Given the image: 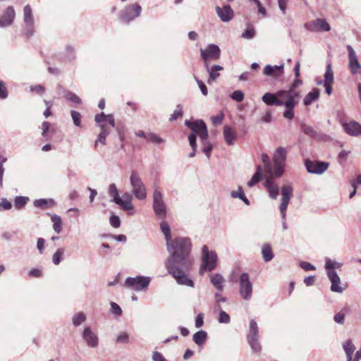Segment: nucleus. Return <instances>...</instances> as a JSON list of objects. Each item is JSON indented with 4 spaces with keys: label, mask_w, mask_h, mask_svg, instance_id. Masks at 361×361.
I'll use <instances>...</instances> for the list:
<instances>
[{
    "label": "nucleus",
    "mask_w": 361,
    "mask_h": 361,
    "mask_svg": "<svg viewBox=\"0 0 361 361\" xmlns=\"http://www.w3.org/2000/svg\"><path fill=\"white\" fill-rule=\"evenodd\" d=\"M302 84V80H300L298 78H296L294 82L291 84V85L289 87L288 90H283L285 92H292L294 93L296 97L295 100V106L298 104L300 99V92L299 90H296V87L298 85H300Z\"/></svg>",
    "instance_id": "c85d7f7f"
},
{
    "label": "nucleus",
    "mask_w": 361,
    "mask_h": 361,
    "mask_svg": "<svg viewBox=\"0 0 361 361\" xmlns=\"http://www.w3.org/2000/svg\"><path fill=\"white\" fill-rule=\"evenodd\" d=\"M274 176L270 175V178H267L264 183V186L267 189L271 198L276 200L279 195V186L274 180Z\"/></svg>",
    "instance_id": "4be33fe9"
},
{
    "label": "nucleus",
    "mask_w": 361,
    "mask_h": 361,
    "mask_svg": "<svg viewBox=\"0 0 361 361\" xmlns=\"http://www.w3.org/2000/svg\"><path fill=\"white\" fill-rule=\"evenodd\" d=\"M262 254L263 259L267 262L271 261L274 258L271 247L268 244H264L262 247Z\"/></svg>",
    "instance_id": "f704fd0d"
},
{
    "label": "nucleus",
    "mask_w": 361,
    "mask_h": 361,
    "mask_svg": "<svg viewBox=\"0 0 361 361\" xmlns=\"http://www.w3.org/2000/svg\"><path fill=\"white\" fill-rule=\"evenodd\" d=\"M262 161L264 165L267 173L273 176L274 166H272L271 165L269 155L266 153H263L262 154Z\"/></svg>",
    "instance_id": "e433bc0d"
},
{
    "label": "nucleus",
    "mask_w": 361,
    "mask_h": 361,
    "mask_svg": "<svg viewBox=\"0 0 361 361\" xmlns=\"http://www.w3.org/2000/svg\"><path fill=\"white\" fill-rule=\"evenodd\" d=\"M320 92L319 89L314 88L309 92L304 98L303 102L305 106L310 105L314 101L319 98Z\"/></svg>",
    "instance_id": "7c9ffc66"
},
{
    "label": "nucleus",
    "mask_w": 361,
    "mask_h": 361,
    "mask_svg": "<svg viewBox=\"0 0 361 361\" xmlns=\"http://www.w3.org/2000/svg\"><path fill=\"white\" fill-rule=\"evenodd\" d=\"M64 97L66 99L67 101L74 103V104H80L81 99L80 98L77 96L75 94L70 92V91H66L64 92Z\"/></svg>",
    "instance_id": "37998d69"
},
{
    "label": "nucleus",
    "mask_w": 361,
    "mask_h": 361,
    "mask_svg": "<svg viewBox=\"0 0 361 361\" xmlns=\"http://www.w3.org/2000/svg\"><path fill=\"white\" fill-rule=\"evenodd\" d=\"M153 361H167L159 352H154L152 354Z\"/></svg>",
    "instance_id": "774afa93"
},
{
    "label": "nucleus",
    "mask_w": 361,
    "mask_h": 361,
    "mask_svg": "<svg viewBox=\"0 0 361 361\" xmlns=\"http://www.w3.org/2000/svg\"><path fill=\"white\" fill-rule=\"evenodd\" d=\"M293 188L291 185H284L281 188V203L279 209L281 215L283 216L286 212L290 200L293 196Z\"/></svg>",
    "instance_id": "4468645a"
},
{
    "label": "nucleus",
    "mask_w": 361,
    "mask_h": 361,
    "mask_svg": "<svg viewBox=\"0 0 361 361\" xmlns=\"http://www.w3.org/2000/svg\"><path fill=\"white\" fill-rule=\"evenodd\" d=\"M86 319V316L83 312H78L72 317L73 324L75 326L80 325Z\"/></svg>",
    "instance_id": "a19ab883"
},
{
    "label": "nucleus",
    "mask_w": 361,
    "mask_h": 361,
    "mask_svg": "<svg viewBox=\"0 0 361 361\" xmlns=\"http://www.w3.org/2000/svg\"><path fill=\"white\" fill-rule=\"evenodd\" d=\"M166 242L167 250L170 256L167 258L165 266L180 285L194 287V283L188 277V271L192 264L190 257L191 248L188 238H176L172 240L171 227H161Z\"/></svg>",
    "instance_id": "f257e3e1"
},
{
    "label": "nucleus",
    "mask_w": 361,
    "mask_h": 361,
    "mask_svg": "<svg viewBox=\"0 0 361 361\" xmlns=\"http://www.w3.org/2000/svg\"><path fill=\"white\" fill-rule=\"evenodd\" d=\"M207 338V334L206 331L203 330L198 331L196 332L193 336L192 340L193 341L198 345L199 346L202 345L204 342L206 341Z\"/></svg>",
    "instance_id": "473e14b6"
},
{
    "label": "nucleus",
    "mask_w": 361,
    "mask_h": 361,
    "mask_svg": "<svg viewBox=\"0 0 361 361\" xmlns=\"http://www.w3.org/2000/svg\"><path fill=\"white\" fill-rule=\"evenodd\" d=\"M247 340L259 338V329L257 322L254 319H251L249 325V332L247 334Z\"/></svg>",
    "instance_id": "2f4dec72"
},
{
    "label": "nucleus",
    "mask_w": 361,
    "mask_h": 361,
    "mask_svg": "<svg viewBox=\"0 0 361 361\" xmlns=\"http://www.w3.org/2000/svg\"><path fill=\"white\" fill-rule=\"evenodd\" d=\"M203 145L202 151L209 159L211 156V152L212 150V145L207 141V140H201Z\"/></svg>",
    "instance_id": "de8ad7c7"
},
{
    "label": "nucleus",
    "mask_w": 361,
    "mask_h": 361,
    "mask_svg": "<svg viewBox=\"0 0 361 361\" xmlns=\"http://www.w3.org/2000/svg\"><path fill=\"white\" fill-rule=\"evenodd\" d=\"M195 79L201 90L202 94L204 96H207L208 94V92H207V88L206 85H204V83L202 80H199L197 77H195Z\"/></svg>",
    "instance_id": "052dcab7"
},
{
    "label": "nucleus",
    "mask_w": 361,
    "mask_h": 361,
    "mask_svg": "<svg viewBox=\"0 0 361 361\" xmlns=\"http://www.w3.org/2000/svg\"><path fill=\"white\" fill-rule=\"evenodd\" d=\"M300 266L302 269L305 271H314L316 269L314 265L307 262H301Z\"/></svg>",
    "instance_id": "338daca9"
},
{
    "label": "nucleus",
    "mask_w": 361,
    "mask_h": 361,
    "mask_svg": "<svg viewBox=\"0 0 361 361\" xmlns=\"http://www.w3.org/2000/svg\"><path fill=\"white\" fill-rule=\"evenodd\" d=\"M8 93L5 82L0 80V99H5L8 97Z\"/></svg>",
    "instance_id": "4d7b16f0"
},
{
    "label": "nucleus",
    "mask_w": 361,
    "mask_h": 361,
    "mask_svg": "<svg viewBox=\"0 0 361 361\" xmlns=\"http://www.w3.org/2000/svg\"><path fill=\"white\" fill-rule=\"evenodd\" d=\"M302 131L307 135L314 137L317 135V131L310 126L306 124L301 125Z\"/></svg>",
    "instance_id": "c03bdc74"
},
{
    "label": "nucleus",
    "mask_w": 361,
    "mask_h": 361,
    "mask_svg": "<svg viewBox=\"0 0 361 361\" xmlns=\"http://www.w3.org/2000/svg\"><path fill=\"white\" fill-rule=\"evenodd\" d=\"M63 249H58L53 256V263L56 265L59 264L61 261V257L63 255Z\"/></svg>",
    "instance_id": "5fc2aeb1"
},
{
    "label": "nucleus",
    "mask_w": 361,
    "mask_h": 361,
    "mask_svg": "<svg viewBox=\"0 0 361 361\" xmlns=\"http://www.w3.org/2000/svg\"><path fill=\"white\" fill-rule=\"evenodd\" d=\"M130 183L133 194L139 200L147 197V189L141 178L135 171H133L130 176Z\"/></svg>",
    "instance_id": "7ed1b4c3"
},
{
    "label": "nucleus",
    "mask_w": 361,
    "mask_h": 361,
    "mask_svg": "<svg viewBox=\"0 0 361 361\" xmlns=\"http://www.w3.org/2000/svg\"><path fill=\"white\" fill-rule=\"evenodd\" d=\"M147 140L157 145H161L166 142L165 140L154 133H148L147 135Z\"/></svg>",
    "instance_id": "79ce46f5"
},
{
    "label": "nucleus",
    "mask_w": 361,
    "mask_h": 361,
    "mask_svg": "<svg viewBox=\"0 0 361 361\" xmlns=\"http://www.w3.org/2000/svg\"><path fill=\"white\" fill-rule=\"evenodd\" d=\"M230 97L233 100L239 102L244 99V93L241 90H235Z\"/></svg>",
    "instance_id": "864d4df0"
},
{
    "label": "nucleus",
    "mask_w": 361,
    "mask_h": 361,
    "mask_svg": "<svg viewBox=\"0 0 361 361\" xmlns=\"http://www.w3.org/2000/svg\"><path fill=\"white\" fill-rule=\"evenodd\" d=\"M82 338L85 341L87 345L90 348H96L99 344L97 336L91 330L89 326L84 329Z\"/></svg>",
    "instance_id": "6ab92c4d"
},
{
    "label": "nucleus",
    "mask_w": 361,
    "mask_h": 361,
    "mask_svg": "<svg viewBox=\"0 0 361 361\" xmlns=\"http://www.w3.org/2000/svg\"><path fill=\"white\" fill-rule=\"evenodd\" d=\"M343 126L345 131L350 135L358 136L361 134V125L357 122L343 123Z\"/></svg>",
    "instance_id": "b1692460"
},
{
    "label": "nucleus",
    "mask_w": 361,
    "mask_h": 361,
    "mask_svg": "<svg viewBox=\"0 0 361 361\" xmlns=\"http://www.w3.org/2000/svg\"><path fill=\"white\" fill-rule=\"evenodd\" d=\"M185 125L191 129L192 133L196 135H198L201 140H207L208 130L205 123L202 120H197L194 122L185 120Z\"/></svg>",
    "instance_id": "1a4fd4ad"
},
{
    "label": "nucleus",
    "mask_w": 361,
    "mask_h": 361,
    "mask_svg": "<svg viewBox=\"0 0 361 361\" xmlns=\"http://www.w3.org/2000/svg\"><path fill=\"white\" fill-rule=\"evenodd\" d=\"M346 49L348 51V66L352 75L361 73V63L359 62L356 52L350 45Z\"/></svg>",
    "instance_id": "9b49d317"
},
{
    "label": "nucleus",
    "mask_w": 361,
    "mask_h": 361,
    "mask_svg": "<svg viewBox=\"0 0 361 361\" xmlns=\"http://www.w3.org/2000/svg\"><path fill=\"white\" fill-rule=\"evenodd\" d=\"M142 11L141 6L137 4H132L125 8L121 14L123 21L128 23L139 17Z\"/></svg>",
    "instance_id": "ddd939ff"
},
{
    "label": "nucleus",
    "mask_w": 361,
    "mask_h": 361,
    "mask_svg": "<svg viewBox=\"0 0 361 361\" xmlns=\"http://www.w3.org/2000/svg\"><path fill=\"white\" fill-rule=\"evenodd\" d=\"M305 165L309 173L314 174H322L328 169L329 164L324 161H311L307 159L305 161Z\"/></svg>",
    "instance_id": "f8f14e48"
},
{
    "label": "nucleus",
    "mask_w": 361,
    "mask_h": 361,
    "mask_svg": "<svg viewBox=\"0 0 361 361\" xmlns=\"http://www.w3.org/2000/svg\"><path fill=\"white\" fill-rule=\"evenodd\" d=\"M247 342L253 352L259 353L261 351V345L259 342V338L247 340Z\"/></svg>",
    "instance_id": "49530a36"
},
{
    "label": "nucleus",
    "mask_w": 361,
    "mask_h": 361,
    "mask_svg": "<svg viewBox=\"0 0 361 361\" xmlns=\"http://www.w3.org/2000/svg\"><path fill=\"white\" fill-rule=\"evenodd\" d=\"M16 16V12L12 6H8L0 17V27H6L12 24Z\"/></svg>",
    "instance_id": "aec40b11"
},
{
    "label": "nucleus",
    "mask_w": 361,
    "mask_h": 361,
    "mask_svg": "<svg viewBox=\"0 0 361 361\" xmlns=\"http://www.w3.org/2000/svg\"><path fill=\"white\" fill-rule=\"evenodd\" d=\"M283 67L284 63L274 66L271 65H267L264 68V74L267 76H273L275 78H278L283 75Z\"/></svg>",
    "instance_id": "412c9836"
},
{
    "label": "nucleus",
    "mask_w": 361,
    "mask_h": 361,
    "mask_svg": "<svg viewBox=\"0 0 361 361\" xmlns=\"http://www.w3.org/2000/svg\"><path fill=\"white\" fill-rule=\"evenodd\" d=\"M305 27L311 32L329 31L331 27L325 19L317 18L305 24Z\"/></svg>",
    "instance_id": "dca6fc26"
},
{
    "label": "nucleus",
    "mask_w": 361,
    "mask_h": 361,
    "mask_svg": "<svg viewBox=\"0 0 361 361\" xmlns=\"http://www.w3.org/2000/svg\"><path fill=\"white\" fill-rule=\"evenodd\" d=\"M262 168L259 165L257 168L256 172L254 173L252 177L251 178L250 180L247 182V185L249 187H252L255 185H256L259 180L262 179Z\"/></svg>",
    "instance_id": "72a5a7b5"
},
{
    "label": "nucleus",
    "mask_w": 361,
    "mask_h": 361,
    "mask_svg": "<svg viewBox=\"0 0 361 361\" xmlns=\"http://www.w3.org/2000/svg\"><path fill=\"white\" fill-rule=\"evenodd\" d=\"M196 139H197V136L194 133H190L188 136V141H189L190 145L192 149H194L195 151L197 150V145L196 143Z\"/></svg>",
    "instance_id": "bf43d9fd"
},
{
    "label": "nucleus",
    "mask_w": 361,
    "mask_h": 361,
    "mask_svg": "<svg viewBox=\"0 0 361 361\" xmlns=\"http://www.w3.org/2000/svg\"><path fill=\"white\" fill-rule=\"evenodd\" d=\"M216 12L221 21L227 23L233 18V11L229 5H224L223 7L216 6Z\"/></svg>",
    "instance_id": "a211bd4d"
},
{
    "label": "nucleus",
    "mask_w": 361,
    "mask_h": 361,
    "mask_svg": "<svg viewBox=\"0 0 361 361\" xmlns=\"http://www.w3.org/2000/svg\"><path fill=\"white\" fill-rule=\"evenodd\" d=\"M287 156V150L283 147H278L274 154V171L273 176L281 177L284 171V165Z\"/></svg>",
    "instance_id": "39448f33"
},
{
    "label": "nucleus",
    "mask_w": 361,
    "mask_h": 361,
    "mask_svg": "<svg viewBox=\"0 0 361 361\" xmlns=\"http://www.w3.org/2000/svg\"><path fill=\"white\" fill-rule=\"evenodd\" d=\"M116 342L118 343H128L129 342V335L126 331L119 333L116 338Z\"/></svg>",
    "instance_id": "09e8293b"
},
{
    "label": "nucleus",
    "mask_w": 361,
    "mask_h": 361,
    "mask_svg": "<svg viewBox=\"0 0 361 361\" xmlns=\"http://www.w3.org/2000/svg\"><path fill=\"white\" fill-rule=\"evenodd\" d=\"M245 195L244 191L242 188V187L239 186L238 188V190H233L231 192V196L233 198H240L243 197V195Z\"/></svg>",
    "instance_id": "680f3d73"
},
{
    "label": "nucleus",
    "mask_w": 361,
    "mask_h": 361,
    "mask_svg": "<svg viewBox=\"0 0 361 361\" xmlns=\"http://www.w3.org/2000/svg\"><path fill=\"white\" fill-rule=\"evenodd\" d=\"M7 161V158L0 154V187H3V176L4 173V164Z\"/></svg>",
    "instance_id": "603ef678"
},
{
    "label": "nucleus",
    "mask_w": 361,
    "mask_h": 361,
    "mask_svg": "<svg viewBox=\"0 0 361 361\" xmlns=\"http://www.w3.org/2000/svg\"><path fill=\"white\" fill-rule=\"evenodd\" d=\"M224 136L228 145H233V142L237 137L235 132L228 126H225L224 128Z\"/></svg>",
    "instance_id": "bb28decb"
},
{
    "label": "nucleus",
    "mask_w": 361,
    "mask_h": 361,
    "mask_svg": "<svg viewBox=\"0 0 361 361\" xmlns=\"http://www.w3.org/2000/svg\"><path fill=\"white\" fill-rule=\"evenodd\" d=\"M183 116V106L180 104H178L176 106V109L173 113L171 115L169 118L170 121H173L178 119V118L182 117Z\"/></svg>",
    "instance_id": "a18cd8bd"
},
{
    "label": "nucleus",
    "mask_w": 361,
    "mask_h": 361,
    "mask_svg": "<svg viewBox=\"0 0 361 361\" xmlns=\"http://www.w3.org/2000/svg\"><path fill=\"white\" fill-rule=\"evenodd\" d=\"M152 208L155 215L160 219L166 216L167 206L164 200V196L159 189L155 188L153 192Z\"/></svg>",
    "instance_id": "20e7f679"
},
{
    "label": "nucleus",
    "mask_w": 361,
    "mask_h": 361,
    "mask_svg": "<svg viewBox=\"0 0 361 361\" xmlns=\"http://www.w3.org/2000/svg\"><path fill=\"white\" fill-rule=\"evenodd\" d=\"M217 255L214 251H209L207 245L202 247V263L201 269L212 271L216 266Z\"/></svg>",
    "instance_id": "6e6552de"
},
{
    "label": "nucleus",
    "mask_w": 361,
    "mask_h": 361,
    "mask_svg": "<svg viewBox=\"0 0 361 361\" xmlns=\"http://www.w3.org/2000/svg\"><path fill=\"white\" fill-rule=\"evenodd\" d=\"M215 312H219L218 322L221 324H228L231 321L230 316L228 313L222 310V307L220 304L214 305Z\"/></svg>",
    "instance_id": "cd10ccee"
},
{
    "label": "nucleus",
    "mask_w": 361,
    "mask_h": 361,
    "mask_svg": "<svg viewBox=\"0 0 361 361\" xmlns=\"http://www.w3.org/2000/svg\"><path fill=\"white\" fill-rule=\"evenodd\" d=\"M151 281L149 276H137L128 277L124 282V286L135 291H142L147 289Z\"/></svg>",
    "instance_id": "423d86ee"
},
{
    "label": "nucleus",
    "mask_w": 361,
    "mask_h": 361,
    "mask_svg": "<svg viewBox=\"0 0 361 361\" xmlns=\"http://www.w3.org/2000/svg\"><path fill=\"white\" fill-rule=\"evenodd\" d=\"M33 204L36 207L46 209V208H48V207L54 205V202L51 199H49V200L39 199V200H35Z\"/></svg>",
    "instance_id": "c9c22d12"
},
{
    "label": "nucleus",
    "mask_w": 361,
    "mask_h": 361,
    "mask_svg": "<svg viewBox=\"0 0 361 361\" xmlns=\"http://www.w3.org/2000/svg\"><path fill=\"white\" fill-rule=\"evenodd\" d=\"M111 310H112L113 314H114L115 315H117V316H119L121 314L122 310L118 304H116L114 302H111Z\"/></svg>",
    "instance_id": "69168bd1"
},
{
    "label": "nucleus",
    "mask_w": 361,
    "mask_h": 361,
    "mask_svg": "<svg viewBox=\"0 0 361 361\" xmlns=\"http://www.w3.org/2000/svg\"><path fill=\"white\" fill-rule=\"evenodd\" d=\"M345 314L343 312H340L334 315V320L335 322L343 324L344 323Z\"/></svg>",
    "instance_id": "e2e57ef3"
},
{
    "label": "nucleus",
    "mask_w": 361,
    "mask_h": 361,
    "mask_svg": "<svg viewBox=\"0 0 361 361\" xmlns=\"http://www.w3.org/2000/svg\"><path fill=\"white\" fill-rule=\"evenodd\" d=\"M108 192L109 195L112 197L113 202H116V201H120V196L118 195V192L116 184H110V185L109 186Z\"/></svg>",
    "instance_id": "58836bf2"
},
{
    "label": "nucleus",
    "mask_w": 361,
    "mask_h": 361,
    "mask_svg": "<svg viewBox=\"0 0 361 361\" xmlns=\"http://www.w3.org/2000/svg\"><path fill=\"white\" fill-rule=\"evenodd\" d=\"M23 22L25 23V32L27 37L34 34V18L31 6L26 5L23 8Z\"/></svg>",
    "instance_id": "9d476101"
},
{
    "label": "nucleus",
    "mask_w": 361,
    "mask_h": 361,
    "mask_svg": "<svg viewBox=\"0 0 361 361\" xmlns=\"http://www.w3.org/2000/svg\"><path fill=\"white\" fill-rule=\"evenodd\" d=\"M262 99L269 106H284L283 117L290 120L293 118L297 99L294 93L285 92L283 90L278 91L276 94L267 92L262 96Z\"/></svg>",
    "instance_id": "f03ea898"
},
{
    "label": "nucleus",
    "mask_w": 361,
    "mask_h": 361,
    "mask_svg": "<svg viewBox=\"0 0 361 361\" xmlns=\"http://www.w3.org/2000/svg\"><path fill=\"white\" fill-rule=\"evenodd\" d=\"M27 201V197L22 196L16 197L14 201L15 207L18 209L22 208L23 206L25 205Z\"/></svg>",
    "instance_id": "3c124183"
},
{
    "label": "nucleus",
    "mask_w": 361,
    "mask_h": 361,
    "mask_svg": "<svg viewBox=\"0 0 361 361\" xmlns=\"http://www.w3.org/2000/svg\"><path fill=\"white\" fill-rule=\"evenodd\" d=\"M205 67L209 73V78L207 80V83L209 84H210L212 81L216 80V78H218L220 75L219 71L224 69L223 67L219 65H214L212 67H209L208 63H206Z\"/></svg>",
    "instance_id": "393cba45"
},
{
    "label": "nucleus",
    "mask_w": 361,
    "mask_h": 361,
    "mask_svg": "<svg viewBox=\"0 0 361 361\" xmlns=\"http://www.w3.org/2000/svg\"><path fill=\"white\" fill-rule=\"evenodd\" d=\"M342 265V263L331 260L329 258H326L324 267L327 271H330L334 270L335 269H340Z\"/></svg>",
    "instance_id": "ea45409f"
},
{
    "label": "nucleus",
    "mask_w": 361,
    "mask_h": 361,
    "mask_svg": "<svg viewBox=\"0 0 361 361\" xmlns=\"http://www.w3.org/2000/svg\"><path fill=\"white\" fill-rule=\"evenodd\" d=\"M326 274L331 283V290L334 293H343L346 287L341 286V279L335 270L327 271Z\"/></svg>",
    "instance_id": "f3484780"
},
{
    "label": "nucleus",
    "mask_w": 361,
    "mask_h": 361,
    "mask_svg": "<svg viewBox=\"0 0 361 361\" xmlns=\"http://www.w3.org/2000/svg\"><path fill=\"white\" fill-rule=\"evenodd\" d=\"M255 35V30L253 27H249L242 33V37L244 39H250Z\"/></svg>",
    "instance_id": "6e6d98bb"
},
{
    "label": "nucleus",
    "mask_w": 361,
    "mask_h": 361,
    "mask_svg": "<svg viewBox=\"0 0 361 361\" xmlns=\"http://www.w3.org/2000/svg\"><path fill=\"white\" fill-rule=\"evenodd\" d=\"M201 58L204 63H207L209 59L217 60L220 57L221 50L219 47L214 44H209L205 49L200 50Z\"/></svg>",
    "instance_id": "2eb2a0df"
},
{
    "label": "nucleus",
    "mask_w": 361,
    "mask_h": 361,
    "mask_svg": "<svg viewBox=\"0 0 361 361\" xmlns=\"http://www.w3.org/2000/svg\"><path fill=\"white\" fill-rule=\"evenodd\" d=\"M71 118L74 125L77 127L81 126V114L76 111L72 110L71 111Z\"/></svg>",
    "instance_id": "8fccbe9b"
},
{
    "label": "nucleus",
    "mask_w": 361,
    "mask_h": 361,
    "mask_svg": "<svg viewBox=\"0 0 361 361\" xmlns=\"http://www.w3.org/2000/svg\"><path fill=\"white\" fill-rule=\"evenodd\" d=\"M239 293L245 300H250L252 295V284L247 273H242L239 276Z\"/></svg>",
    "instance_id": "0eeeda50"
},
{
    "label": "nucleus",
    "mask_w": 361,
    "mask_h": 361,
    "mask_svg": "<svg viewBox=\"0 0 361 361\" xmlns=\"http://www.w3.org/2000/svg\"><path fill=\"white\" fill-rule=\"evenodd\" d=\"M224 114L222 113H220L219 114L212 116L211 118L212 122L214 126H218L221 124L224 120Z\"/></svg>",
    "instance_id": "13d9d810"
},
{
    "label": "nucleus",
    "mask_w": 361,
    "mask_h": 361,
    "mask_svg": "<svg viewBox=\"0 0 361 361\" xmlns=\"http://www.w3.org/2000/svg\"><path fill=\"white\" fill-rule=\"evenodd\" d=\"M115 203L126 211H130L134 209L132 204V195L128 192L123 194L122 197H120V201H116Z\"/></svg>",
    "instance_id": "5701e85b"
},
{
    "label": "nucleus",
    "mask_w": 361,
    "mask_h": 361,
    "mask_svg": "<svg viewBox=\"0 0 361 361\" xmlns=\"http://www.w3.org/2000/svg\"><path fill=\"white\" fill-rule=\"evenodd\" d=\"M324 83H334V72L332 71L331 63H328L326 66Z\"/></svg>",
    "instance_id": "4c0bfd02"
},
{
    "label": "nucleus",
    "mask_w": 361,
    "mask_h": 361,
    "mask_svg": "<svg viewBox=\"0 0 361 361\" xmlns=\"http://www.w3.org/2000/svg\"><path fill=\"white\" fill-rule=\"evenodd\" d=\"M210 280L212 285L219 290H223L224 283L225 280L224 277L219 274H212Z\"/></svg>",
    "instance_id": "c756f323"
},
{
    "label": "nucleus",
    "mask_w": 361,
    "mask_h": 361,
    "mask_svg": "<svg viewBox=\"0 0 361 361\" xmlns=\"http://www.w3.org/2000/svg\"><path fill=\"white\" fill-rule=\"evenodd\" d=\"M12 204L6 199L4 198L0 202V209L4 210H8L11 209Z\"/></svg>",
    "instance_id": "0e129e2a"
},
{
    "label": "nucleus",
    "mask_w": 361,
    "mask_h": 361,
    "mask_svg": "<svg viewBox=\"0 0 361 361\" xmlns=\"http://www.w3.org/2000/svg\"><path fill=\"white\" fill-rule=\"evenodd\" d=\"M343 348L346 355V361H353V354L355 350V346L351 340H347L343 343Z\"/></svg>",
    "instance_id": "a878e982"
}]
</instances>
